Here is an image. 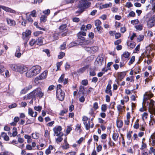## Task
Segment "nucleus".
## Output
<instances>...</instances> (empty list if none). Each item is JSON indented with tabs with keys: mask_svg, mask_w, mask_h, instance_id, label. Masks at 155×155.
Instances as JSON below:
<instances>
[{
	"mask_svg": "<svg viewBox=\"0 0 155 155\" xmlns=\"http://www.w3.org/2000/svg\"><path fill=\"white\" fill-rule=\"evenodd\" d=\"M41 70V67L39 65H36L32 67L26 73V77L31 78L36 76L39 74Z\"/></svg>",
	"mask_w": 155,
	"mask_h": 155,
	"instance_id": "obj_1",
	"label": "nucleus"
},
{
	"mask_svg": "<svg viewBox=\"0 0 155 155\" xmlns=\"http://www.w3.org/2000/svg\"><path fill=\"white\" fill-rule=\"evenodd\" d=\"M44 95V93L42 91L40 88H37L30 92V96L32 97V99H36L37 97L40 98L43 97Z\"/></svg>",
	"mask_w": 155,
	"mask_h": 155,
	"instance_id": "obj_2",
	"label": "nucleus"
},
{
	"mask_svg": "<svg viewBox=\"0 0 155 155\" xmlns=\"http://www.w3.org/2000/svg\"><path fill=\"white\" fill-rule=\"evenodd\" d=\"M90 3L88 2L87 0H82L80 2L78 5V8L81 9L80 11H77L76 13L80 14L84 11V9L88 7Z\"/></svg>",
	"mask_w": 155,
	"mask_h": 155,
	"instance_id": "obj_3",
	"label": "nucleus"
},
{
	"mask_svg": "<svg viewBox=\"0 0 155 155\" xmlns=\"http://www.w3.org/2000/svg\"><path fill=\"white\" fill-rule=\"evenodd\" d=\"M61 127L60 126H57L54 128L53 130L54 133V135L57 136H63L64 134L61 131Z\"/></svg>",
	"mask_w": 155,
	"mask_h": 155,
	"instance_id": "obj_4",
	"label": "nucleus"
},
{
	"mask_svg": "<svg viewBox=\"0 0 155 155\" xmlns=\"http://www.w3.org/2000/svg\"><path fill=\"white\" fill-rule=\"evenodd\" d=\"M48 71H45L43 72L39 76L35 78V83L37 84L39 80H43L45 78L47 77Z\"/></svg>",
	"mask_w": 155,
	"mask_h": 155,
	"instance_id": "obj_5",
	"label": "nucleus"
},
{
	"mask_svg": "<svg viewBox=\"0 0 155 155\" xmlns=\"http://www.w3.org/2000/svg\"><path fill=\"white\" fill-rule=\"evenodd\" d=\"M155 25V15L150 18L147 21V26L149 28H151Z\"/></svg>",
	"mask_w": 155,
	"mask_h": 155,
	"instance_id": "obj_6",
	"label": "nucleus"
},
{
	"mask_svg": "<svg viewBox=\"0 0 155 155\" xmlns=\"http://www.w3.org/2000/svg\"><path fill=\"white\" fill-rule=\"evenodd\" d=\"M31 31L29 30H27L25 32H24L22 33V38L24 40H25V45H26L28 40L29 36L31 35Z\"/></svg>",
	"mask_w": 155,
	"mask_h": 155,
	"instance_id": "obj_7",
	"label": "nucleus"
},
{
	"mask_svg": "<svg viewBox=\"0 0 155 155\" xmlns=\"http://www.w3.org/2000/svg\"><path fill=\"white\" fill-rule=\"evenodd\" d=\"M66 27V25L63 24L60 26L59 28L60 32H64L61 35L62 36H64L67 35L68 30L67 29Z\"/></svg>",
	"mask_w": 155,
	"mask_h": 155,
	"instance_id": "obj_8",
	"label": "nucleus"
},
{
	"mask_svg": "<svg viewBox=\"0 0 155 155\" xmlns=\"http://www.w3.org/2000/svg\"><path fill=\"white\" fill-rule=\"evenodd\" d=\"M155 101L152 100H150L149 103L148 107L149 111L151 114L155 112V108L154 107Z\"/></svg>",
	"mask_w": 155,
	"mask_h": 155,
	"instance_id": "obj_9",
	"label": "nucleus"
},
{
	"mask_svg": "<svg viewBox=\"0 0 155 155\" xmlns=\"http://www.w3.org/2000/svg\"><path fill=\"white\" fill-rule=\"evenodd\" d=\"M56 95L57 97L59 100L62 101L64 100L65 94L63 91H58L56 92Z\"/></svg>",
	"mask_w": 155,
	"mask_h": 155,
	"instance_id": "obj_10",
	"label": "nucleus"
},
{
	"mask_svg": "<svg viewBox=\"0 0 155 155\" xmlns=\"http://www.w3.org/2000/svg\"><path fill=\"white\" fill-rule=\"evenodd\" d=\"M28 68L23 65H18V71L21 73L26 72L28 70Z\"/></svg>",
	"mask_w": 155,
	"mask_h": 155,
	"instance_id": "obj_11",
	"label": "nucleus"
},
{
	"mask_svg": "<svg viewBox=\"0 0 155 155\" xmlns=\"http://www.w3.org/2000/svg\"><path fill=\"white\" fill-rule=\"evenodd\" d=\"M103 60V58L102 57L100 56H98L96 60V65L98 66H101L102 64Z\"/></svg>",
	"mask_w": 155,
	"mask_h": 155,
	"instance_id": "obj_12",
	"label": "nucleus"
},
{
	"mask_svg": "<svg viewBox=\"0 0 155 155\" xmlns=\"http://www.w3.org/2000/svg\"><path fill=\"white\" fill-rule=\"evenodd\" d=\"M126 71L122 72H119L117 73V78L120 81H121L123 79L126 75Z\"/></svg>",
	"mask_w": 155,
	"mask_h": 155,
	"instance_id": "obj_13",
	"label": "nucleus"
},
{
	"mask_svg": "<svg viewBox=\"0 0 155 155\" xmlns=\"http://www.w3.org/2000/svg\"><path fill=\"white\" fill-rule=\"evenodd\" d=\"M8 134L10 137H15L18 134L17 129L16 127H13L12 129V132L11 133V132H8Z\"/></svg>",
	"mask_w": 155,
	"mask_h": 155,
	"instance_id": "obj_14",
	"label": "nucleus"
},
{
	"mask_svg": "<svg viewBox=\"0 0 155 155\" xmlns=\"http://www.w3.org/2000/svg\"><path fill=\"white\" fill-rule=\"evenodd\" d=\"M28 114L32 117H35L37 115V113L36 112H34L32 109L31 108H29L28 110Z\"/></svg>",
	"mask_w": 155,
	"mask_h": 155,
	"instance_id": "obj_15",
	"label": "nucleus"
},
{
	"mask_svg": "<svg viewBox=\"0 0 155 155\" xmlns=\"http://www.w3.org/2000/svg\"><path fill=\"white\" fill-rule=\"evenodd\" d=\"M111 86L110 84H107L106 87V89L105 90V93L107 94H109L110 95V96H112V92L111 90Z\"/></svg>",
	"mask_w": 155,
	"mask_h": 155,
	"instance_id": "obj_16",
	"label": "nucleus"
},
{
	"mask_svg": "<svg viewBox=\"0 0 155 155\" xmlns=\"http://www.w3.org/2000/svg\"><path fill=\"white\" fill-rule=\"evenodd\" d=\"M1 8L6 12L14 13L15 12V10L11 8L3 6H1Z\"/></svg>",
	"mask_w": 155,
	"mask_h": 155,
	"instance_id": "obj_17",
	"label": "nucleus"
},
{
	"mask_svg": "<svg viewBox=\"0 0 155 155\" xmlns=\"http://www.w3.org/2000/svg\"><path fill=\"white\" fill-rule=\"evenodd\" d=\"M9 67L13 70L15 71H18V65H17L15 64H10Z\"/></svg>",
	"mask_w": 155,
	"mask_h": 155,
	"instance_id": "obj_18",
	"label": "nucleus"
},
{
	"mask_svg": "<svg viewBox=\"0 0 155 155\" xmlns=\"http://www.w3.org/2000/svg\"><path fill=\"white\" fill-rule=\"evenodd\" d=\"M7 21L8 24L10 25L15 26V21L13 20L7 18Z\"/></svg>",
	"mask_w": 155,
	"mask_h": 155,
	"instance_id": "obj_19",
	"label": "nucleus"
},
{
	"mask_svg": "<svg viewBox=\"0 0 155 155\" xmlns=\"http://www.w3.org/2000/svg\"><path fill=\"white\" fill-rule=\"evenodd\" d=\"M1 136L3 138L4 140L6 141H8L9 140V138L7 134L5 132H2V133Z\"/></svg>",
	"mask_w": 155,
	"mask_h": 155,
	"instance_id": "obj_20",
	"label": "nucleus"
},
{
	"mask_svg": "<svg viewBox=\"0 0 155 155\" xmlns=\"http://www.w3.org/2000/svg\"><path fill=\"white\" fill-rule=\"evenodd\" d=\"M127 44L128 46L131 48H134L136 45L135 43L134 42L128 41L127 42Z\"/></svg>",
	"mask_w": 155,
	"mask_h": 155,
	"instance_id": "obj_21",
	"label": "nucleus"
},
{
	"mask_svg": "<svg viewBox=\"0 0 155 155\" xmlns=\"http://www.w3.org/2000/svg\"><path fill=\"white\" fill-rule=\"evenodd\" d=\"M116 122L117 127L118 128H120L122 127L123 123L122 120L118 119L117 120Z\"/></svg>",
	"mask_w": 155,
	"mask_h": 155,
	"instance_id": "obj_22",
	"label": "nucleus"
},
{
	"mask_svg": "<svg viewBox=\"0 0 155 155\" xmlns=\"http://www.w3.org/2000/svg\"><path fill=\"white\" fill-rule=\"evenodd\" d=\"M84 124L85 125L86 128L87 130H88L90 128V120H89L87 121L84 122Z\"/></svg>",
	"mask_w": 155,
	"mask_h": 155,
	"instance_id": "obj_23",
	"label": "nucleus"
},
{
	"mask_svg": "<svg viewBox=\"0 0 155 155\" xmlns=\"http://www.w3.org/2000/svg\"><path fill=\"white\" fill-rule=\"evenodd\" d=\"M43 37H40L36 41V44L39 45H41L43 44Z\"/></svg>",
	"mask_w": 155,
	"mask_h": 155,
	"instance_id": "obj_24",
	"label": "nucleus"
},
{
	"mask_svg": "<svg viewBox=\"0 0 155 155\" xmlns=\"http://www.w3.org/2000/svg\"><path fill=\"white\" fill-rule=\"evenodd\" d=\"M61 147L64 150L67 149L69 148V144L67 142L66 140H64V144L61 146Z\"/></svg>",
	"mask_w": 155,
	"mask_h": 155,
	"instance_id": "obj_25",
	"label": "nucleus"
},
{
	"mask_svg": "<svg viewBox=\"0 0 155 155\" xmlns=\"http://www.w3.org/2000/svg\"><path fill=\"white\" fill-rule=\"evenodd\" d=\"M119 134L117 133H115L113 134L112 136V138L115 141H116L118 138Z\"/></svg>",
	"mask_w": 155,
	"mask_h": 155,
	"instance_id": "obj_26",
	"label": "nucleus"
},
{
	"mask_svg": "<svg viewBox=\"0 0 155 155\" xmlns=\"http://www.w3.org/2000/svg\"><path fill=\"white\" fill-rule=\"evenodd\" d=\"M25 138L27 140V142L28 143H30L32 141V139L30 136L28 135H25L24 136Z\"/></svg>",
	"mask_w": 155,
	"mask_h": 155,
	"instance_id": "obj_27",
	"label": "nucleus"
},
{
	"mask_svg": "<svg viewBox=\"0 0 155 155\" xmlns=\"http://www.w3.org/2000/svg\"><path fill=\"white\" fill-rule=\"evenodd\" d=\"M130 56V54L127 51H125L124 52L122 55L121 57H124L125 58H128Z\"/></svg>",
	"mask_w": 155,
	"mask_h": 155,
	"instance_id": "obj_28",
	"label": "nucleus"
},
{
	"mask_svg": "<svg viewBox=\"0 0 155 155\" xmlns=\"http://www.w3.org/2000/svg\"><path fill=\"white\" fill-rule=\"evenodd\" d=\"M107 109V106L106 104H103L101 106V110L102 111L105 112Z\"/></svg>",
	"mask_w": 155,
	"mask_h": 155,
	"instance_id": "obj_29",
	"label": "nucleus"
},
{
	"mask_svg": "<svg viewBox=\"0 0 155 155\" xmlns=\"http://www.w3.org/2000/svg\"><path fill=\"white\" fill-rule=\"evenodd\" d=\"M26 17L27 20L28 21V22H30L31 23H32L33 22V19L31 17L30 15H28L27 14H26Z\"/></svg>",
	"mask_w": 155,
	"mask_h": 155,
	"instance_id": "obj_30",
	"label": "nucleus"
},
{
	"mask_svg": "<svg viewBox=\"0 0 155 155\" xmlns=\"http://www.w3.org/2000/svg\"><path fill=\"white\" fill-rule=\"evenodd\" d=\"M32 137L34 139H37L39 138V134L38 133H35L32 134Z\"/></svg>",
	"mask_w": 155,
	"mask_h": 155,
	"instance_id": "obj_31",
	"label": "nucleus"
},
{
	"mask_svg": "<svg viewBox=\"0 0 155 155\" xmlns=\"http://www.w3.org/2000/svg\"><path fill=\"white\" fill-rule=\"evenodd\" d=\"M40 21L41 22H45L47 20V17L45 15H41L40 17Z\"/></svg>",
	"mask_w": 155,
	"mask_h": 155,
	"instance_id": "obj_32",
	"label": "nucleus"
},
{
	"mask_svg": "<svg viewBox=\"0 0 155 155\" xmlns=\"http://www.w3.org/2000/svg\"><path fill=\"white\" fill-rule=\"evenodd\" d=\"M135 28L139 31H141L143 29V25H139L135 26Z\"/></svg>",
	"mask_w": 155,
	"mask_h": 155,
	"instance_id": "obj_33",
	"label": "nucleus"
},
{
	"mask_svg": "<svg viewBox=\"0 0 155 155\" xmlns=\"http://www.w3.org/2000/svg\"><path fill=\"white\" fill-rule=\"evenodd\" d=\"M75 130L77 131H79L80 133L81 131V124H77Z\"/></svg>",
	"mask_w": 155,
	"mask_h": 155,
	"instance_id": "obj_34",
	"label": "nucleus"
},
{
	"mask_svg": "<svg viewBox=\"0 0 155 155\" xmlns=\"http://www.w3.org/2000/svg\"><path fill=\"white\" fill-rule=\"evenodd\" d=\"M29 15L33 17H36L37 16L36 11L35 10H33L31 12V13Z\"/></svg>",
	"mask_w": 155,
	"mask_h": 155,
	"instance_id": "obj_35",
	"label": "nucleus"
},
{
	"mask_svg": "<svg viewBox=\"0 0 155 155\" xmlns=\"http://www.w3.org/2000/svg\"><path fill=\"white\" fill-rule=\"evenodd\" d=\"M139 121V120L137 119L136 121L135 124L134 125V128L136 129H137L139 127V124L138 123V122Z\"/></svg>",
	"mask_w": 155,
	"mask_h": 155,
	"instance_id": "obj_36",
	"label": "nucleus"
},
{
	"mask_svg": "<svg viewBox=\"0 0 155 155\" xmlns=\"http://www.w3.org/2000/svg\"><path fill=\"white\" fill-rule=\"evenodd\" d=\"M135 15V13L133 11H132L130 12L129 14L127 15V17H134Z\"/></svg>",
	"mask_w": 155,
	"mask_h": 155,
	"instance_id": "obj_37",
	"label": "nucleus"
},
{
	"mask_svg": "<svg viewBox=\"0 0 155 155\" xmlns=\"http://www.w3.org/2000/svg\"><path fill=\"white\" fill-rule=\"evenodd\" d=\"M144 36L143 35H140L137 38V41L138 42H140L143 40L144 39Z\"/></svg>",
	"mask_w": 155,
	"mask_h": 155,
	"instance_id": "obj_38",
	"label": "nucleus"
},
{
	"mask_svg": "<svg viewBox=\"0 0 155 155\" xmlns=\"http://www.w3.org/2000/svg\"><path fill=\"white\" fill-rule=\"evenodd\" d=\"M95 29H96L97 31L99 34H101L102 32L103 28L101 26L96 27Z\"/></svg>",
	"mask_w": 155,
	"mask_h": 155,
	"instance_id": "obj_39",
	"label": "nucleus"
},
{
	"mask_svg": "<svg viewBox=\"0 0 155 155\" xmlns=\"http://www.w3.org/2000/svg\"><path fill=\"white\" fill-rule=\"evenodd\" d=\"M135 60V57L134 56H132L129 61L128 62V64L130 65L131 64L133 63L134 62Z\"/></svg>",
	"mask_w": 155,
	"mask_h": 155,
	"instance_id": "obj_40",
	"label": "nucleus"
},
{
	"mask_svg": "<svg viewBox=\"0 0 155 155\" xmlns=\"http://www.w3.org/2000/svg\"><path fill=\"white\" fill-rule=\"evenodd\" d=\"M148 116V114L146 112H144L142 115V119L143 120L147 118Z\"/></svg>",
	"mask_w": 155,
	"mask_h": 155,
	"instance_id": "obj_41",
	"label": "nucleus"
},
{
	"mask_svg": "<svg viewBox=\"0 0 155 155\" xmlns=\"http://www.w3.org/2000/svg\"><path fill=\"white\" fill-rule=\"evenodd\" d=\"M101 24V21L99 20H97L95 21V25L96 27L98 26H100V25Z\"/></svg>",
	"mask_w": 155,
	"mask_h": 155,
	"instance_id": "obj_42",
	"label": "nucleus"
},
{
	"mask_svg": "<svg viewBox=\"0 0 155 155\" xmlns=\"http://www.w3.org/2000/svg\"><path fill=\"white\" fill-rule=\"evenodd\" d=\"M112 5V3L110 2L109 3L106 4L102 5V8H106L109 7L110 6H111Z\"/></svg>",
	"mask_w": 155,
	"mask_h": 155,
	"instance_id": "obj_43",
	"label": "nucleus"
},
{
	"mask_svg": "<svg viewBox=\"0 0 155 155\" xmlns=\"http://www.w3.org/2000/svg\"><path fill=\"white\" fill-rule=\"evenodd\" d=\"M98 48L97 46H94L91 47V53L93 52H95L97 51L98 50Z\"/></svg>",
	"mask_w": 155,
	"mask_h": 155,
	"instance_id": "obj_44",
	"label": "nucleus"
},
{
	"mask_svg": "<svg viewBox=\"0 0 155 155\" xmlns=\"http://www.w3.org/2000/svg\"><path fill=\"white\" fill-rule=\"evenodd\" d=\"M66 42H64L63 44L61 45L60 48L61 50H64L66 48Z\"/></svg>",
	"mask_w": 155,
	"mask_h": 155,
	"instance_id": "obj_45",
	"label": "nucleus"
},
{
	"mask_svg": "<svg viewBox=\"0 0 155 155\" xmlns=\"http://www.w3.org/2000/svg\"><path fill=\"white\" fill-rule=\"evenodd\" d=\"M30 94V93L28 94L27 95L23 97L24 100H29L31 99H32V97H31L30 96L29 94Z\"/></svg>",
	"mask_w": 155,
	"mask_h": 155,
	"instance_id": "obj_46",
	"label": "nucleus"
},
{
	"mask_svg": "<svg viewBox=\"0 0 155 155\" xmlns=\"http://www.w3.org/2000/svg\"><path fill=\"white\" fill-rule=\"evenodd\" d=\"M65 54L63 52H60L59 54L58 55V58L59 59H61L64 56Z\"/></svg>",
	"mask_w": 155,
	"mask_h": 155,
	"instance_id": "obj_47",
	"label": "nucleus"
},
{
	"mask_svg": "<svg viewBox=\"0 0 155 155\" xmlns=\"http://www.w3.org/2000/svg\"><path fill=\"white\" fill-rule=\"evenodd\" d=\"M139 22V21L137 19L133 20L131 21V24L133 25L138 24Z\"/></svg>",
	"mask_w": 155,
	"mask_h": 155,
	"instance_id": "obj_48",
	"label": "nucleus"
},
{
	"mask_svg": "<svg viewBox=\"0 0 155 155\" xmlns=\"http://www.w3.org/2000/svg\"><path fill=\"white\" fill-rule=\"evenodd\" d=\"M36 41L35 39H32L29 42L30 45L32 46H33L35 43H36Z\"/></svg>",
	"mask_w": 155,
	"mask_h": 155,
	"instance_id": "obj_49",
	"label": "nucleus"
},
{
	"mask_svg": "<svg viewBox=\"0 0 155 155\" xmlns=\"http://www.w3.org/2000/svg\"><path fill=\"white\" fill-rule=\"evenodd\" d=\"M34 109L38 111H40L42 109V107L40 106H35L34 107Z\"/></svg>",
	"mask_w": 155,
	"mask_h": 155,
	"instance_id": "obj_50",
	"label": "nucleus"
},
{
	"mask_svg": "<svg viewBox=\"0 0 155 155\" xmlns=\"http://www.w3.org/2000/svg\"><path fill=\"white\" fill-rule=\"evenodd\" d=\"M64 74H62L61 75V76L60 78L58 80V82L59 83H61L63 82L64 81Z\"/></svg>",
	"mask_w": 155,
	"mask_h": 155,
	"instance_id": "obj_51",
	"label": "nucleus"
},
{
	"mask_svg": "<svg viewBox=\"0 0 155 155\" xmlns=\"http://www.w3.org/2000/svg\"><path fill=\"white\" fill-rule=\"evenodd\" d=\"M17 104L16 103H13L10 105H9L8 107L10 109H12L15 108L17 107Z\"/></svg>",
	"mask_w": 155,
	"mask_h": 155,
	"instance_id": "obj_52",
	"label": "nucleus"
},
{
	"mask_svg": "<svg viewBox=\"0 0 155 155\" xmlns=\"http://www.w3.org/2000/svg\"><path fill=\"white\" fill-rule=\"evenodd\" d=\"M61 85L60 84L57 85L56 88V92L58 91H62L61 89Z\"/></svg>",
	"mask_w": 155,
	"mask_h": 155,
	"instance_id": "obj_53",
	"label": "nucleus"
},
{
	"mask_svg": "<svg viewBox=\"0 0 155 155\" xmlns=\"http://www.w3.org/2000/svg\"><path fill=\"white\" fill-rule=\"evenodd\" d=\"M21 53L20 52H15V56L18 58H20L21 57Z\"/></svg>",
	"mask_w": 155,
	"mask_h": 155,
	"instance_id": "obj_54",
	"label": "nucleus"
},
{
	"mask_svg": "<svg viewBox=\"0 0 155 155\" xmlns=\"http://www.w3.org/2000/svg\"><path fill=\"white\" fill-rule=\"evenodd\" d=\"M59 137H58V138H57L56 139V141L57 142H61L62 140H63V138L62 137V136H58Z\"/></svg>",
	"mask_w": 155,
	"mask_h": 155,
	"instance_id": "obj_55",
	"label": "nucleus"
},
{
	"mask_svg": "<svg viewBox=\"0 0 155 155\" xmlns=\"http://www.w3.org/2000/svg\"><path fill=\"white\" fill-rule=\"evenodd\" d=\"M43 13L47 15H48L50 13V11L49 9H48L44 11L43 12Z\"/></svg>",
	"mask_w": 155,
	"mask_h": 155,
	"instance_id": "obj_56",
	"label": "nucleus"
},
{
	"mask_svg": "<svg viewBox=\"0 0 155 155\" xmlns=\"http://www.w3.org/2000/svg\"><path fill=\"white\" fill-rule=\"evenodd\" d=\"M132 133V131H130L128 132L127 134V139H128L129 140H130V139L131 137V134Z\"/></svg>",
	"mask_w": 155,
	"mask_h": 155,
	"instance_id": "obj_57",
	"label": "nucleus"
},
{
	"mask_svg": "<svg viewBox=\"0 0 155 155\" xmlns=\"http://www.w3.org/2000/svg\"><path fill=\"white\" fill-rule=\"evenodd\" d=\"M45 136L46 137H49V133L47 130H46L45 131Z\"/></svg>",
	"mask_w": 155,
	"mask_h": 155,
	"instance_id": "obj_58",
	"label": "nucleus"
},
{
	"mask_svg": "<svg viewBox=\"0 0 155 155\" xmlns=\"http://www.w3.org/2000/svg\"><path fill=\"white\" fill-rule=\"evenodd\" d=\"M88 83V81L87 80H84L82 81V84L84 85H87Z\"/></svg>",
	"mask_w": 155,
	"mask_h": 155,
	"instance_id": "obj_59",
	"label": "nucleus"
},
{
	"mask_svg": "<svg viewBox=\"0 0 155 155\" xmlns=\"http://www.w3.org/2000/svg\"><path fill=\"white\" fill-rule=\"evenodd\" d=\"M67 112V110H61L59 113V115L61 116L64 115V114Z\"/></svg>",
	"mask_w": 155,
	"mask_h": 155,
	"instance_id": "obj_60",
	"label": "nucleus"
},
{
	"mask_svg": "<svg viewBox=\"0 0 155 155\" xmlns=\"http://www.w3.org/2000/svg\"><path fill=\"white\" fill-rule=\"evenodd\" d=\"M102 149V146L101 145H99L97 147V151L99 152Z\"/></svg>",
	"mask_w": 155,
	"mask_h": 155,
	"instance_id": "obj_61",
	"label": "nucleus"
},
{
	"mask_svg": "<svg viewBox=\"0 0 155 155\" xmlns=\"http://www.w3.org/2000/svg\"><path fill=\"white\" fill-rule=\"evenodd\" d=\"M42 33V32L41 31H36L34 33V34L35 36H38L40 34H41Z\"/></svg>",
	"mask_w": 155,
	"mask_h": 155,
	"instance_id": "obj_62",
	"label": "nucleus"
},
{
	"mask_svg": "<svg viewBox=\"0 0 155 155\" xmlns=\"http://www.w3.org/2000/svg\"><path fill=\"white\" fill-rule=\"evenodd\" d=\"M142 144L140 148L141 150L145 149L147 147L146 144L145 143H144L143 141H142Z\"/></svg>",
	"mask_w": 155,
	"mask_h": 155,
	"instance_id": "obj_63",
	"label": "nucleus"
},
{
	"mask_svg": "<svg viewBox=\"0 0 155 155\" xmlns=\"http://www.w3.org/2000/svg\"><path fill=\"white\" fill-rule=\"evenodd\" d=\"M153 152L154 155H155V149H153V147H150L149 153L150 154H151Z\"/></svg>",
	"mask_w": 155,
	"mask_h": 155,
	"instance_id": "obj_64",
	"label": "nucleus"
}]
</instances>
